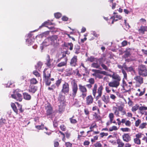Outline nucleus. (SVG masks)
<instances>
[{
  "instance_id": "1",
  "label": "nucleus",
  "mask_w": 147,
  "mask_h": 147,
  "mask_svg": "<svg viewBox=\"0 0 147 147\" xmlns=\"http://www.w3.org/2000/svg\"><path fill=\"white\" fill-rule=\"evenodd\" d=\"M63 93L61 92L59 94L58 98V100L60 104L59 106L58 109V111L60 113H61L64 111L65 105V96L63 95Z\"/></svg>"
},
{
  "instance_id": "2",
  "label": "nucleus",
  "mask_w": 147,
  "mask_h": 147,
  "mask_svg": "<svg viewBox=\"0 0 147 147\" xmlns=\"http://www.w3.org/2000/svg\"><path fill=\"white\" fill-rule=\"evenodd\" d=\"M98 85L96 84H95L92 89V93L94 97H95L96 100H98L101 97L102 94V91L103 89L102 86L101 85L98 88V89L97 93L98 95L95 97L96 94L97 92Z\"/></svg>"
},
{
  "instance_id": "3",
  "label": "nucleus",
  "mask_w": 147,
  "mask_h": 147,
  "mask_svg": "<svg viewBox=\"0 0 147 147\" xmlns=\"http://www.w3.org/2000/svg\"><path fill=\"white\" fill-rule=\"evenodd\" d=\"M46 110V115L49 118H53L55 116L53 114L54 111L51 105L49 103L46 104L45 106Z\"/></svg>"
},
{
  "instance_id": "4",
  "label": "nucleus",
  "mask_w": 147,
  "mask_h": 147,
  "mask_svg": "<svg viewBox=\"0 0 147 147\" xmlns=\"http://www.w3.org/2000/svg\"><path fill=\"white\" fill-rule=\"evenodd\" d=\"M51 71L49 69H45L43 71L44 80L46 85L49 86L51 83L50 78L51 77Z\"/></svg>"
},
{
  "instance_id": "5",
  "label": "nucleus",
  "mask_w": 147,
  "mask_h": 147,
  "mask_svg": "<svg viewBox=\"0 0 147 147\" xmlns=\"http://www.w3.org/2000/svg\"><path fill=\"white\" fill-rule=\"evenodd\" d=\"M71 83V93L70 95L73 98H74L77 95L78 88L77 84L76 82L75 79L73 80Z\"/></svg>"
},
{
  "instance_id": "6",
  "label": "nucleus",
  "mask_w": 147,
  "mask_h": 147,
  "mask_svg": "<svg viewBox=\"0 0 147 147\" xmlns=\"http://www.w3.org/2000/svg\"><path fill=\"white\" fill-rule=\"evenodd\" d=\"M79 89L81 93L80 96L84 99L87 94V89L85 85L80 84L78 85Z\"/></svg>"
},
{
  "instance_id": "7",
  "label": "nucleus",
  "mask_w": 147,
  "mask_h": 147,
  "mask_svg": "<svg viewBox=\"0 0 147 147\" xmlns=\"http://www.w3.org/2000/svg\"><path fill=\"white\" fill-rule=\"evenodd\" d=\"M105 60L103 57L97 58L96 62H93L91 65V67L96 69H100V65L103 64Z\"/></svg>"
},
{
  "instance_id": "8",
  "label": "nucleus",
  "mask_w": 147,
  "mask_h": 147,
  "mask_svg": "<svg viewBox=\"0 0 147 147\" xmlns=\"http://www.w3.org/2000/svg\"><path fill=\"white\" fill-rule=\"evenodd\" d=\"M138 73L140 75L146 77L147 76V70L145 65H141L139 66Z\"/></svg>"
},
{
  "instance_id": "9",
  "label": "nucleus",
  "mask_w": 147,
  "mask_h": 147,
  "mask_svg": "<svg viewBox=\"0 0 147 147\" xmlns=\"http://www.w3.org/2000/svg\"><path fill=\"white\" fill-rule=\"evenodd\" d=\"M69 84L66 82H65L62 86L61 92L64 94L67 95L69 93Z\"/></svg>"
},
{
  "instance_id": "10",
  "label": "nucleus",
  "mask_w": 147,
  "mask_h": 147,
  "mask_svg": "<svg viewBox=\"0 0 147 147\" xmlns=\"http://www.w3.org/2000/svg\"><path fill=\"white\" fill-rule=\"evenodd\" d=\"M14 94H12L11 95V97L12 98L16 99V100L19 102H21L22 99V94L19 93L16 90H15Z\"/></svg>"
},
{
  "instance_id": "11",
  "label": "nucleus",
  "mask_w": 147,
  "mask_h": 147,
  "mask_svg": "<svg viewBox=\"0 0 147 147\" xmlns=\"http://www.w3.org/2000/svg\"><path fill=\"white\" fill-rule=\"evenodd\" d=\"M136 82V86L139 87L144 83L143 78L140 76H137L134 78Z\"/></svg>"
},
{
  "instance_id": "12",
  "label": "nucleus",
  "mask_w": 147,
  "mask_h": 147,
  "mask_svg": "<svg viewBox=\"0 0 147 147\" xmlns=\"http://www.w3.org/2000/svg\"><path fill=\"white\" fill-rule=\"evenodd\" d=\"M78 57L77 56H74L71 59L69 63L70 66L72 67H75L78 65Z\"/></svg>"
},
{
  "instance_id": "13",
  "label": "nucleus",
  "mask_w": 147,
  "mask_h": 147,
  "mask_svg": "<svg viewBox=\"0 0 147 147\" xmlns=\"http://www.w3.org/2000/svg\"><path fill=\"white\" fill-rule=\"evenodd\" d=\"M138 31L139 34H144L145 32L147 31V26H143L142 25L138 29Z\"/></svg>"
},
{
  "instance_id": "14",
  "label": "nucleus",
  "mask_w": 147,
  "mask_h": 147,
  "mask_svg": "<svg viewBox=\"0 0 147 147\" xmlns=\"http://www.w3.org/2000/svg\"><path fill=\"white\" fill-rule=\"evenodd\" d=\"M120 85V82L116 80H113L108 83L109 86L111 87L117 88Z\"/></svg>"
},
{
  "instance_id": "15",
  "label": "nucleus",
  "mask_w": 147,
  "mask_h": 147,
  "mask_svg": "<svg viewBox=\"0 0 147 147\" xmlns=\"http://www.w3.org/2000/svg\"><path fill=\"white\" fill-rule=\"evenodd\" d=\"M94 99L91 95L88 96L86 98V105H89L92 104L93 102Z\"/></svg>"
},
{
  "instance_id": "16",
  "label": "nucleus",
  "mask_w": 147,
  "mask_h": 147,
  "mask_svg": "<svg viewBox=\"0 0 147 147\" xmlns=\"http://www.w3.org/2000/svg\"><path fill=\"white\" fill-rule=\"evenodd\" d=\"M122 18V17L120 15H116L113 16L110 18L111 19H113L111 22V24H113L114 22H116L119 20H121Z\"/></svg>"
},
{
  "instance_id": "17",
  "label": "nucleus",
  "mask_w": 147,
  "mask_h": 147,
  "mask_svg": "<svg viewBox=\"0 0 147 147\" xmlns=\"http://www.w3.org/2000/svg\"><path fill=\"white\" fill-rule=\"evenodd\" d=\"M101 98L105 104H107L110 102L109 96L106 94H103L101 97Z\"/></svg>"
},
{
  "instance_id": "18",
  "label": "nucleus",
  "mask_w": 147,
  "mask_h": 147,
  "mask_svg": "<svg viewBox=\"0 0 147 147\" xmlns=\"http://www.w3.org/2000/svg\"><path fill=\"white\" fill-rule=\"evenodd\" d=\"M37 90V86L34 85L30 84L28 88L29 92L34 93Z\"/></svg>"
},
{
  "instance_id": "19",
  "label": "nucleus",
  "mask_w": 147,
  "mask_h": 147,
  "mask_svg": "<svg viewBox=\"0 0 147 147\" xmlns=\"http://www.w3.org/2000/svg\"><path fill=\"white\" fill-rule=\"evenodd\" d=\"M109 76L111 77H112L113 79L118 82H120L121 80V78L116 73L114 72L113 73V74L111 75H109Z\"/></svg>"
},
{
  "instance_id": "20",
  "label": "nucleus",
  "mask_w": 147,
  "mask_h": 147,
  "mask_svg": "<svg viewBox=\"0 0 147 147\" xmlns=\"http://www.w3.org/2000/svg\"><path fill=\"white\" fill-rule=\"evenodd\" d=\"M57 37L56 35L47 38L46 40H48L51 44L55 43V41H56Z\"/></svg>"
},
{
  "instance_id": "21",
  "label": "nucleus",
  "mask_w": 147,
  "mask_h": 147,
  "mask_svg": "<svg viewBox=\"0 0 147 147\" xmlns=\"http://www.w3.org/2000/svg\"><path fill=\"white\" fill-rule=\"evenodd\" d=\"M122 138L123 140L127 142L131 140V137L128 134H124L122 136Z\"/></svg>"
},
{
  "instance_id": "22",
  "label": "nucleus",
  "mask_w": 147,
  "mask_h": 147,
  "mask_svg": "<svg viewBox=\"0 0 147 147\" xmlns=\"http://www.w3.org/2000/svg\"><path fill=\"white\" fill-rule=\"evenodd\" d=\"M106 64L107 65L108 67L104 63L103 64H102L101 65V66L102 67L103 69H104L106 71H111V70L110 69H109L108 67L110 66L109 62L107 61L106 63Z\"/></svg>"
},
{
  "instance_id": "23",
  "label": "nucleus",
  "mask_w": 147,
  "mask_h": 147,
  "mask_svg": "<svg viewBox=\"0 0 147 147\" xmlns=\"http://www.w3.org/2000/svg\"><path fill=\"white\" fill-rule=\"evenodd\" d=\"M67 57L65 59V61H61L57 65V66L58 67H61L64 66H66L67 65Z\"/></svg>"
},
{
  "instance_id": "24",
  "label": "nucleus",
  "mask_w": 147,
  "mask_h": 147,
  "mask_svg": "<svg viewBox=\"0 0 147 147\" xmlns=\"http://www.w3.org/2000/svg\"><path fill=\"white\" fill-rule=\"evenodd\" d=\"M118 67L121 69V71L123 75L124 78L126 79H127V74L125 71L123 69V67L120 65H117Z\"/></svg>"
},
{
  "instance_id": "25",
  "label": "nucleus",
  "mask_w": 147,
  "mask_h": 147,
  "mask_svg": "<svg viewBox=\"0 0 147 147\" xmlns=\"http://www.w3.org/2000/svg\"><path fill=\"white\" fill-rule=\"evenodd\" d=\"M23 95L24 99L26 100H30L31 98V95L27 92H24L23 93Z\"/></svg>"
},
{
  "instance_id": "26",
  "label": "nucleus",
  "mask_w": 147,
  "mask_h": 147,
  "mask_svg": "<svg viewBox=\"0 0 147 147\" xmlns=\"http://www.w3.org/2000/svg\"><path fill=\"white\" fill-rule=\"evenodd\" d=\"M93 118L97 121H101L102 119L101 117L96 113H94L93 115Z\"/></svg>"
},
{
  "instance_id": "27",
  "label": "nucleus",
  "mask_w": 147,
  "mask_h": 147,
  "mask_svg": "<svg viewBox=\"0 0 147 147\" xmlns=\"http://www.w3.org/2000/svg\"><path fill=\"white\" fill-rule=\"evenodd\" d=\"M118 144V147H123L124 145V143L120 139L118 138L116 140V144Z\"/></svg>"
},
{
  "instance_id": "28",
  "label": "nucleus",
  "mask_w": 147,
  "mask_h": 147,
  "mask_svg": "<svg viewBox=\"0 0 147 147\" xmlns=\"http://www.w3.org/2000/svg\"><path fill=\"white\" fill-rule=\"evenodd\" d=\"M42 65V62L40 61L38 62L36 65L35 66L36 69L40 71Z\"/></svg>"
},
{
  "instance_id": "29",
  "label": "nucleus",
  "mask_w": 147,
  "mask_h": 147,
  "mask_svg": "<svg viewBox=\"0 0 147 147\" xmlns=\"http://www.w3.org/2000/svg\"><path fill=\"white\" fill-rule=\"evenodd\" d=\"M113 109L114 110V114L115 116L117 117H120L119 112L120 111L118 110L117 108L115 106H114L113 107Z\"/></svg>"
},
{
  "instance_id": "30",
  "label": "nucleus",
  "mask_w": 147,
  "mask_h": 147,
  "mask_svg": "<svg viewBox=\"0 0 147 147\" xmlns=\"http://www.w3.org/2000/svg\"><path fill=\"white\" fill-rule=\"evenodd\" d=\"M11 105L14 112L16 114H18V109H17L16 106L15 105V104L14 103H11Z\"/></svg>"
},
{
  "instance_id": "31",
  "label": "nucleus",
  "mask_w": 147,
  "mask_h": 147,
  "mask_svg": "<svg viewBox=\"0 0 147 147\" xmlns=\"http://www.w3.org/2000/svg\"><path fill=\"white\" fill-rule=\"evenodd\" d=\"M64 46L66 47H67L68 46H69V49L70 50H72L73 49V45L71 43H64Z\"/></svg>"
},
{
  "instance_id": "32",
  "label": "nucleus",
  "mask_w": 147,
  "mask_h": 147,
  "mask_svg": "<svg viewBox=\"0 0 147 147\" xmlns=\"http://www.w3.org/2000/svg\"><path fill=\"white\" fill-rule=\"evenodd\" d=\"M80 46L78 45H75L74 47V50L75 51V53L76 54H78L80 53Z\"/></svg>"
},
{
  "instance_id": "33",
  "label": "nucleus",
  "mask_w": 147,
  "mask_h": 147,
  "mask_svg": "<svg viewBox=\"0 0 147 147\" xmlns=\"http://www.w3.org/2000/svg\"><path fill=\"white\" fill-rule=\"evenodd\" d=\"M87 61H90L91 62H93L94 61L96 62L97 58H95L93 56H90L87 58Z\"/></svg>"
},
{
  "instance_id": "34",
  "label": "nucleus",
  "mask_w": 147,
  "mask_h": 147,
  "mask_svg": "<svg viewBox=\"0 0 147 147\" xmlns=\"http://www.w3.org/2000/svg\"><path fill=\"white\" fill-rule=\"evenodd\" d=\"M123 107L121 106H120L118 107V110L120 111L122 115H124L126 114V112L125 110H123Z\"/></svg>"
},
{
  "instance_id": "35",
  "label": "nucleus",
  "mask_w": 147,
  "mask_h": 147,
  "mask_svg": "<svg viewBox=\"0 0 147 147\" xmlns=\"http://www.w3.org/2000/svg\"><path fill=\"white\" fill-rule=\"evenodd\" d=\"M114 0H109L108 1L110 3H111L112 6L111 8L112 9H114L116 5V3L115 2H114Z\"/></svg>"
},
{
  "instance_id": "36",
  "label": "nucleus",
  "mask_w": 147,
  "mask_h": 147,
  "mask_svg": "<svg viewBox=\"0 0 147 147\" xmlns=\"http://www.w3.org/2000/svg\"><path fill=\"white\" fill-rule=\"evenodd\" d=\"M30 84H36L38 83V81L35 78H32L30 80Z\"/></svg>"
},
{
  "instance_id": "37",
  "label": "nucleus",
  "mask_w": 147,
  "mask_h": 147,
  "mask_svg": "<svg viewBox=\"0 0 147 147\" xmlns=\"http://www.w3.org/2000/svg\"><path fill=\"white\" fill-rule=\"evenodd\" d=\"M109 117L111 122H112L115 117L114 113H110L109 115Z\"/></svg>"
},
{
  "instance_id": "38",
  "label": "nucleus",
  "mask_w": 147,
  "mask_h": 147,
  "mask_svg": "<svg viewBox=\"0 0 147 147\" xmlns=\"http://www.w3.org/2000/svg\"><path fill=\"white\" fill-rule=\"evenodd\" d=\"M72 69L71 68H69L66 70V76H70L71 75L72 73Z\"/></svg>"
},
{
  "instance_id": "39",
  "label": "nucleus",
  "mask_w": 147,
  "mask_h": 147,
  "mask_svg": "<svg viewBox=\"0 0 147 147\" xmlns=\"http://www.w3.org/2000/svg\"><path fill=\"white\" fill-rule=\"evenodd\" d=\"M87 133L88 134H89L90 133V135L91 136V134L93 135L94 134H98L99 133V132L98 131H93V129H91L90 130L87 131Z\"/></svg>"
},
{
  "instance_id": "40",
  "label": "nucleus",
  "mask_w": 147,
  "mask_h": 147,
  "mask_svg": "<svg viewBox=\"0 0 147 147\" xmlns=\"http://www.w3.org/2000/svg\"><path fill=\"white\" fill-rule=\"evenodd\" d=\"M139 105L137 104L133 107H132L131 109V111L133 112H135L137 111L138 109H139Z\"/></svg>"
},
{
  "instance_id": "41",
  "label": "nucleus",
  "mask_w": 147,
  "mask_h": 147,
  "mask_svg": "<svg viewBox=\"0 0 147 147\" xmlns=\"http://www.w3.org/2000/svg\"><path fill=\"white\" fill-rule=\"evenodd\" d=\"M74 116L73 115V116L69 118V120L71 123L75 124L77 122V121L75 119H74Z\"/></svg>"
},
{
  "instance_id": "42",
  "label": "nucleus",
  "mask_w": 147,
  "mask_h": 147,
  "mask_svg": "<svg viewBox=\"0 0 147 147\" xmlns=\"http://www.w3.org/2000/svg\"><path fill=\"white\" fill-rule=\"evenodd\" d=\"M134 142L136 144L138 145H140L141 144V140L139 139L136 138L134 139Z\"/></svg>"
},
{
  "instance_id": "43",
  "label": "nucleus",
  "mask_w": 147,
  "mask_h": 147,
  "mask_svg": "<svg viewBox=\"0 0 147 147\" xmlns=\"http://www.w3.org/2000/svg\"><path fill=\"white\" fill-rule=\"evenodd\" d=\"M139 21L141 24H144L145 25H146V21L144 18H141L140 20Z\"/></svg>"
},
{
  "instance_id": "44",
  "label": "nucleus",
  "mask_w": 147,
  "mask_h": 147,
  "mask_svg": "<svg viewBox=\"0 0 147 147\" xmlns=\"http://www.w3.org/2000/svg\"><path fill=\"white\" fill-rule=\"evenodd\" d=\"M32 73L33 74L37 77L38 78L40 77V74L36 70L34 71Z\"/></svg>"
},
{
  "instance_id": "45",
  "label": "nucleus",
  "mask_w": 147,
  "mask_h": 147,
  "mask_svg": "<svg viewBox=\"0 0 147 147\" xmlns=\"http://www.w3.org/2000/svg\"><path fill=\"white\" fill-rule=\"evenodd\" d=\"M94 147H102V145L100 142H97L95 144H94Z\"/></svg>"
},
{
  "instance_id": "46",
  "label": "nucleus",
  "mask_w": 147,
  "mask_h": 147,
  "mask_svg": "<svg viewBox=\"0 0 147 147\" xmlns=\"http://www.w3.org/2000/svg\"><path fill=\"white\" fill-rule=\"evenodd\" d=\"M16 103L18 107L19 108V110L20 112L22 113L24 111V110L22 109V106L20 105L18 102H16Z\"/></svg>"
},
{
  "instance_id": "47",
  "label": "nucleus",
  "mask_w": 147,
  "mask_h": 147,
  "mask_svg": "<svg viewBox=\"0 0 147 147\" xmlns=\"http://www.w3.org/2000/svg\"><path fill=\"white\" fill-rule=\"evenodd\" d=\"M47 62L46 64L48 66H50L51 65V59L50 58V57L49 55L48 56V59H47Z\"/></svg>"
},
{
  "instance_id": "48",
  "label": "nucleus",
  "mask_w": 147,
  "mask_h": 147,
  "mask_svg": "<svg viewBox=\"0 0 147 147\" xmlns=\"http://www.w3.org/2000/svg\"><path fill=\"white\" fill-rule=\"evenodd\" d=\"M84 111L85 114L87 116L89 117L90 115V112L88 110V109L87 108H85L84 110Z\"/></svg>"
},
{
  "instance_id": "49",
  "label": "nucleus",
  "mask_w": 147,
  "mask_h": 147,
  "mask_svg": "<svg viewBox=\"0 0 147 147\" xmlns=\"http://www.w3.org/2000/svg\"><path fill=\"white\" fill-rule=\"evenodd\" d=\"M61 81L62 79L61 78H60V79H59L56 81L55 84L57 87H59V86L60 85L61 83Z\"/></svg>"
},
{
  "instance_id": "50",
  "label": "nucleus",
  "mask_w": 147,
  "mask_h": 147,
  "mask_svg": "<svg viewBox=\"0 0 147 147\" xmlns=\"http://www.w3.org/2000/svg\"><path fill=\"white\" fill-rule=\"evenodd\" d=\"M126 71L128 72H131L134 71V70L133 67L130 66L128 68H126Z\"/></svg>"
},
{
  "instance_id": "51",
  "label": "nucleus",
  "mask_w": 147,
  "mask_h": 147,
  "mask_svg": "<svg viewBox=\"0 0 147 147\" xmlns=\"http://www.w3.org/2000/svg\"><path fill=\"white\" fill-rule=\"evenodd\" d=\"M97 126L96 123L94 122L90 126V129H93L94 128H97Z\"/></svg>"
},
{
  "instance_id": "52",
  "label": "nucleus",
  "mask_w": 147,
  "mask_h": 147,
  "mask_svg": "<svg viewBox=\"0 0 147 147\" xmlns=\"http://www.w3.org/2000/svg\"><path fill=\"white\" fill-rule=\"evenodd\" d=\"M88 82L90 84L93 85L95 83V80L93 78H91L88 80Z\"/></svg>"
},
{
  "instance_id": "53",
  "label": "nucleus",
  "mask_w": 147,
  "mask_h": 147,
  "mask_svg": "<svg viewBox=\"0 0 147 147\" xmlns=\"http://www.w3.org/2000/svg\"><path fill=\"white\" fill-rule=\"evenodd\" d=\"M130 53L129 52L126 51L125 52V54L123 55V57L125 58H127L130 55Z\"/></svg>"
},
{
  "instance_id": "54",
  "label": "nucleus",
  "mask_w": 147,
  "mask_h": 147,
  "mask_svg": "<svg viewBox=\"0 0 147 147\" xmlns=\"http://www.w3.org/2000/svg\"><path fill=\"white\" fill-rule=\"evenodd\" d=\"M139 110L140 111H142L147 110V107L144 106L139 107Z\"/></svg>"
},
{
  "instance_id": "55",
  "label": "nucleus",
  "mask_w": 147,
  "mask_h": 147,
  "mask_svg": "<svg viewBox=\"0 0 147 147\" xmlns=\"http://www.w3.org/2000/svg\"><path fill=\"white\" fill-rule=\"evenodd\" d=\"M65 145L66 147H72V144L69 142H65Z\"/></svg>"
},
{
  "instance_id": "56",
  "label": "nucleus",
  "mask_w": 147,
  "mask_h": 147,
  "mask_svg": "<svg viewBox=\"0 0 147 147\" xmlns=\"http://www.w3.org/2000/svg\"><path fill=\"white\" fill-rule=\"evenodd\" d=\"M96 110H97L98 112V113H100V111L99 109L98 108V107L96 106L93 107L92 108V110L93 111H94Z\"/></svg>"
},
{
  "instance_id": "57",
  "label": "nucleus",
  "mask_w": 147,
  "mask_h": 147,
  "mask_svg": "<svg viewBox=\"0 0 147 147\" xmlns=\"http://www.w3.org/2000/svg\"><path fill=\"white\" fill-rule=\"evenodd\" d=\"M55 17L57 18H59L61 17V14L59 13H57L54 14Z\"/></svg>"
},
{
  "instance_id": "58",
  "label": "nucleus",
  "mask_w": 147,
  "mask_h": 147,
  "mask_svg": "<svg viewBox=\"0 0 147 147\" xmlns=\"http://www.w3.org/2000/svg\"><path fill=\"white\" fill-rule=\"evenodd\" d=\"M127 45V42L126 40H123L121 42L122 46L123 47H125Z\"/></svg>"
},
{
  "instance_id": "59",
  "label": "nucleus",
  "mask_w": 147,
  "mask_h": 147,
  "mask_svg": "<svg viewBox=\"0 0 147 147\" xmlns=\"http://www.w3.org/2000/svg\"><path fill=\"white\" fill-rule=\"evenodd\" d=\"M6 122V120L2 118L0 120V125L4 124Z\"/></svg>"
},
{
  "instance_id": "60",
  "label": "nucleus",
  "mask_w": 147,
  "mask_h": 147,
  "mask_svg": "<svg viewBox=\"0 0 147 147\" xmlns=\"http://www.w3.org/2000/svg\"><path fill=\"white\" fill-rule=\"evenodd\" d=\"M141 122V120L140 119H138L135 122V126L136 127H138L139 126Z\"/></svg>"
},
{
  "instance_id": "61",
  "label": "nucleus",
  "mask_w": 147,
  "mask_h": 147,
  "mask_svg": "<svg viewBox=\"0 0 147 147\" xmlns=\"http://www.w3.org/2000/svg\"><path fill=\"white\" fill-rule=\"evenodd\" d=\"M14 82L13 81H9L7 84V86L8 87H9Z\"/></svg>"
},
{
  "instance_id": "62",
  "label": "nucleus",
  "mask_w": 147,
  "mask_h": 147,
  "mask_svg": "<svg viewBox=\"0 0 147 147\" xmlns=\"http://www.w3.org/2000/svg\"><path fill=\"white\" fill-rule=\"evenodd\" d=\"M125 125L127 127H130L131 125V123L129 120L126 121L125 123Z\"/></svg>"
},
{
  "instance_id": "63",
  "label": "nucleus",
  "mask_w": 147,
  "mask_h": 147,
  "mask_svg": "<svg viewBox=\"0 0 147 147\" xmlns=\"http://www.w3.org/2000/svg\"><path fill=\"white\" fill-rule=\"evenodd\" d=\"M49 23L47 21L45 22L44 23H42L41 25L40 26V28H42L44 26H46V25H48Z\"/></svg>"
},
{
  "instance_id": "64",
  "label": "nucleus",
  "mask_w": 147,
  "mask_h": 147,
  "mask_svg": "<svg viewBox=\"0 0 147 147\" xmlns=\"http://www.w3.org/2000/svg\"><path fill=\"white\" fill-rule=\"evenodd\" d=\"M142 134L141 133H138L136 135V138L139 139L141 138L142 135Z\"/></svg>"
}]
</instances>
